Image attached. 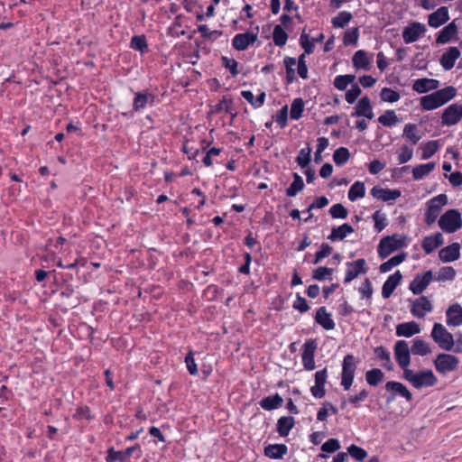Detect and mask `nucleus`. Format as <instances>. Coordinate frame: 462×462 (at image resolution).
<instances>
[{
  "label": "nucleus",
  "mask_w": 462,
  "mask_h": 462,
  "mask_svg": "<svg viewBox=\"0 0 462 462\" xmlns=\"http://www.w3.org/2000/svg\"><path fill=\"white\" fill-rule=\"evenodd\" d=\"M403 378L418 389L430 387L437 383V377L431 370L414 372L409 368L403 373Z\"/></svg>",
  "instance_id": "f257e3e1"
},
{
  "label": "nucleus",
  "mask_w": 462,
  "mask_h": 462,
  "mask_svg": "<svg viewBox=\"0 0 462 462\" xmlns=\"http://www.w3.org/2000/svg\"><path fill=\"white\" fill-rule=\"evenodd\" d=\"M430 336L441 349L446 351L453 350L455 346L454 337L442 324L435 323Z\"/></svg>",
  "instance_id": "f03ea898"
},
{
  "label": "nucleus",
  "mask_w": 462,
  "mask_h": 462,
  "mask_svg": "<svg viewBox=\"0 0 462 462\" xmlns=\"http://www.w3.org/2000/svg\"><path fill=\"white\" fill-rule=\"evenodd\" d=\"M439 227L446 233H454L462 227L461 214L457 209H448L439 220Z\"/></svg>",
  "instance_id": "7ed1b4c3"
},
{
  "label": "nucleus",
  "mask_w": 462,
  "mask_h": 462,
  "mask_svg": "<svg viewBox=\"0 0 462 462\" xmlns=\"http://www.w3.org/2000/svg\"><path fill=\"white\" fill-rule=\"evenodd\" d=\"M356 369V357L353 355H346L342 363L341 385L344 390L350 389Z\"/></svg>",
  "instance_id": "20e7f679"
},
{
  "label": "nucleus",
  "mask_w": 462,
  "mask_h": 462,
  "mask_svg": "<svg viewBox=\"0 0 462 462\" xmlns=\"http://www.w3.org/2000/svg\"><path fill=\"white\" fill-rule=\"evenodd\" d=\"M448 197L445 194H439L427 202L426 218L428 225L433 224L439 217L442 208L447 205Z\"/></svg>",
  "instance_id": "39448f33"
},
{
  "label": "nucleus",
  "mask_w": 462,
  "mask_h": 462,
  "mask_svg": "<svg viewBox=\"0 0 462 462\" xmlns=\"http://www.w3.org/2000/svg\"><path fill=\"white\" fill-rule=\"evenodd\" d=\"M394 357L401 367V369L405 372V370L409 369V365L411 363V350L408 343L405 340H398L393 347Z\"/></svg>",
  "instance_id": "423d86ee"
},
{
  "label": "nucleus",
  "mask_w": 462,
  "mask_h": 462,
  "mask_svg": "<svg viewBox=\"0 0 462 462\" xmlns=\"http://www.w3.org/2000/svg\"><path fill=\"white\" fill-rule=\"evenodd\" d=\"M459 359L449 354H439L434 361L437 371L440 374H446L457 369Z\"/></svg>",
  "instance_id": "0eeeda50"
},
{
  "label": "nucleus",
  "mask_w": 462,
  "mask_h": 462,
  "mask_svg": "<svg viewBox=\"0 0 462 462\" xmlns=\"http://www.w3.org/2000/svg\"><path fill=\"white\" fill-rule=\"evenodd\" d=\"M403 245L401 239L397 238L396 235L392 236H385L381 239L378 245V254L381 258H386L393 252L396 251Z\"/></svg>",
  "instance_id": "6e6552de"
},
{
  "label": "nucleus",
  "mask_w": 462,
  "mask_h": 462,
  "mask_svg": "<svg viewBox=\"0 0 462 462\" xmlns=\"http://www.w3.org/2000/svg\"><path fill=\"white\" fill-rule=\"evenodd\" d=\"M462 119V105L452 104L444 109L441 116L443 125H457Z\"/></svg>",
  "instance_id": "1a4fd4ad"
},
{
  "label": "nucleus",
  "mask_w": 462,
  "mask_h": 462,
  "mask_svg": "<svg viewBox=\"0 0 462 462\" xmlns=\"http://www.w3.org/2000/svg\"><path fill=\"white\" fill-rule=\"evenodd\" d=\"M317 349V343L313 339L307 340L302 346V364L306 370L312 371L315 369L314 354Z\"/></svg>",
  "instance_id": "9d476101"
},
{
  "label": "nucleus",
  "mask_w": 462,
  "mask_h": 462,
  "mask_svg": "<svg viewBox=\"0 0 462 462\" xmlns=\"http://www.w3.org/2000/svg\"><path fill=\"white\" fill-rule=\"evenodd\" d=\"M346 277L344 280L345 283H348L356 278L361 273L367 272L366 263L365 259H357L354 262L346 263Z\"/></svg>",
  "instance_id": "9b49d317"
},
{
  "label": "nucleus",
  "mask_w": 462,
  "mask_h": 462,
  "mask_svg": "<svg viewBox=\"0 0 462 462\" xmlns=\"http://www.w3.org/2000/svg\"><path fill=\"white\" fill-rule=\"evenodd\" d=\"M385 389L387 392L391 393L390 396L387 399L388 402L393 401L397 394L405 398L408 402H411L412 400L411 393L402 383L389 381L385 383Z\"/></svg>",
  "instance_id": "f8f14e48"
},
{
  "label": "nucleus",
  "mask_w": 462,
  "mask_h": 462,
  "mask_svg": "<svg viewBox=\"0 0 462 462\" xmlns=\"http://www.w3.org/2000/svg\"><path fill=\"white\" fill-rule=\"evenodd\" d=\"M426 32V27L420 23H412L405 27L402 32V38L405 43H411L420 39Z\"/></svg>",
  "instance_id": "ddd939ff"
},
{
  "label": "nucleus",
  "mask_w": 462,
  "mask_h": 462,
  "mask_svg": "<svg viewBox=\"0 0 462 462\" xmlns=\"http://www.w3.org/2000/svg\"><path fill=\"white\" fill-rule=\"evenodd\" d=\"M433 279L431 271H427L423 274H417L410 283L409 289L413 294H420L430 283Z\"/></svg>",
  "instance_id": "4468645a"
},
{
  "label": "nucleus",
  "mask_w": 462,
  "mask_h": 462,
  "mask_svg": "<svg viewBox=\"0 0 462 462\" xmlns=\"http://www.w3.org/2000/svg\"><path fill=\"white\" fill-rule=\"evenodd\" d=\"M431 310L432 304L425 296L415 300L411 308V314L419 319L423 318L427 312H430Z\"/></svg>",
  "instance_id": "2eb2a0df"
},
{
  "label": "nucleus",
  "mask_w": 462,
  "mask_h": 462,
  "mask_svg": "<svg viewBox=\"0 0 462 462\" xmlns=\"http://www.w3.org/2000/svg\"><path fill=\"white\" fill-rule=\"evenodd\" d=\"M138 451L139 456L141 455V447L140 446H134L127 448L126 449L123 451H115L113 448L108 450V455L106 457L107 462H125L128 457H130L134 452Z\"/></svg>",
  "instance_id": "dca6fc26"
},
{
  "label": "nucleus",
  "mask_w": 462,
  "mask_h": 462,
  "mask_svg": "<svg viewBox=\"0 0 462 462\" xmlns=\"http://www.w3.org/2000/svg\"><path fill=\"white\" fill-rule=\"evenodd\" d=\"M439 257L443 263H449L457 260L460 257V245L453 243L439 252Z\"/></svg>",
  "instance_id": "f3484780"
},
{
  "label": "nucleus",
  "mask_w": 462,
  "mask_h": 462,
  "mask_svg": "<svg viewBox=\"0 0 462 462\" xmlns=\"http://www.w3.org/2000/svg\"><path fill=\"white\" fill-rule=\"evenodd\" d=\"M371 194L374 199L383 201L395 200L401 197V191L399 189H383L380 186H374L371 189Z\"/></svg>",
  "instance_id": "a211bd4d"
},
{
  "label": "nucleus",
  "mask_w": 462,
  "mask_h": 462,
  "mask_svg": "<svg viewBox=\"0 0 462 462\" xmlns=\"http://www.w3.org/2000/svg\"><path fill=\"white\" fill-rule=\"evenodd\" d=\"M257 39V34L253 32H245L236 34L233 41L232 45L238 51L247 49L250 44H253Z\"/></svg>",
  "instance_id": "6ab92c4d"
},
{
  "label": "nucleus",
  "mask_w": 462,
  "mask_h": 462,
  "mask_svg": "<svg viewBox=\"0 0 462 462\" xmlns=\"http://www.w3.org/2000/svg\"><path fill=\"white\" fill-rule=\"evenodd\" d=\"M447 324L448 326L458 327L462 325V307L458 303H454L448 307L446 311Z\"/></svg>",
  "instance_id": "aec40b11"
},
{
  "label": "nucleus",
  "mask_w": 462,
  "mask_h": 462,
  "mask_svg": "<svg viewBox=\"0 0 462 462\" xmlns=\"http://www.w3.org/2000/svg\"><path fill=\"white\" fill-rule=\"evenodd\" d=\"M352 116H365L368 119L374 118L371 102L368 97H363L356 104Z\"/></svg>",
  "instance_id": "412c9836"
},
{
  "label": "nucleus",
  "mask_w": 462,
  "mask_h": 462,
  "mask_svg": "<svg viewBox=\"0 0 462 462\" xmlns=\"http://www.w3.org/2000/svg\"><path fill=\"white\" fill-rule=\"evenodd\" d=\"M402 273L397 271L385 281L382 288V295L384 299L389 298L402 281Z\"/></svg>",
  "instance_id": "4be33fe9"
},
{
  "label": "nucleus",
  "mask_w": 462,
  "mask_h": 462,
  "mask_svg": "<svg viewBox=\"0 0 462 462\" xmlns=\"http://www.w3.org/2000/svg\"><path fill=\"white\" fill-rule=\"evenodd\" d=\"M448 19V8L446 6H441L429 15L428 23L430 27L438 28L444 24Z\"/></svg>",
  "instance_id": "5701e85b"
},
{
  "label": "nucleus",
  "mask_w": 462,
  "mask_h": 462,
  "mask_svg": "<svg viewBox=\"0 0 462 462\" xmlns=\"http://www.w3.org/2000/svg\"><path fill=\"white\" fill-rule=\"evenodd\" d=\"M460 51L457 47H449L440 58V64L444 69L449 70L454 65L455 61L459 58Z\"/></svg>",
  "instance_id": "b1692460"
},
{
  "label": "nucleus",
  "mask_w": 462,
  "mask_h": 462,
  "mask_svg": "<svg viewBox=\"0 0 462 462\" xmlns=\"http://www.w3.org/2000/svg\"><path fill=\"white\" fill-rule=\"evenodd\" d=\"M420 332V328L415 321L401 323L396 327V335L398 337H411Z\"/></svg>",
  "instance_id": "393cba45"
},
{
  "label": "nucleus",
  "mask_w": 462,
  "mask_h": 462,
  "mask_svg": "<svg viewBox=\"0 0 462 462\" xmlns=\"http://www.w3.org/2000/svg\"><path fill=\"white\" fill-rule=\"evenodd\" d=\"M439 82L433 79H419L412 85V89L418 93H425L430 90L437 89Z\"/></svg>",
  "instance_id": "a878e982"
},
{
  "label": "nucleus",
  "mask_w": 462,
  "mask_h": 462,
  "mask_svg": "<svg viewBox=\"0 0 462 462\" xmlns=\"http://www.w3.org/2000/svg\"><path fill=\"white\" fill-rule=\"evenodd\" d=\"M315 320L326 330H331L335 328V322L331 319V315L327 311L325 307L318 309Z\"/></svg>",
  "instance_id": "bb28decb"
},
{
  "label": "nucleus",
  "mask_w": 462,
  "mask_h": 462,
  "mask_svg": "<svg viewBox=\"0 0 462 462\" xmlns=\"http://www.w3.org/2000/svg\"><path fill=\"white\" fill-rule=\"evenodd\" d=\"M443 243L444 240L441 233H436L433 236L424 237L422 241V248L426 254H430Z\"/></svg>",
  "instance_id": "cd10ccee"
},
{
  "label": "nucleus",
  "mask_w": 462,
  "mask_h": 462,
  "mask_svg": "<svg viewBox=\"0 0 462 462\" xmlns=\"http://www.w3.org/2000/svg\"><path fill=\"white\" fill-rule=\"evenodd\" d=\"M353 232L354 228L350 225L345 223L337 227H333L328 238L333 242L341 241Z\"/></svg>",
  "instance_id": "c85d7f7f"
},
{
  "label": "nucleus",
  "mask_w": 462,
  "mask_h": 462,
  "mask_svg": "<svg viewBox=\"0 0 462 462\" xmlns=\"http://www.w3.org/2000/svg\"><path fill=\"white\" fill-rule=\"evenodd\" d=\"M352 61L353 66L356 69L368 70L370 69V60L367 56L366 51L363 50H359L354 54Z\"/></svg>",
  "instance_id": "c756f323"
},
{
  "label": "nucleus",
  "mask_w": 462,
  "mask_h": 462,
  "mask_svg": "<svg viewBox=\"0 0 462 462\" xmlns=\"http://www.w3.org/2000/svg\"><path fill=\"white\" fill-rule=\"evenodd\" d=\"M287 451V446L284 444H272L264 448V455L273 459L282 458Z\"/></svg>",
  "instance_id": "7c9ffc66"
},
{
  "label": "nucleus",
  "mask_w": 462,
  "mask_h": 462,
  "mask_svg": "<svg viewBox=\"0 0 462 462\" xmlns=\"http://www.w3.org/2000/svg\"><path fill=\"white\" fill-rule=\"evenodd\" d=\"M457 32V28L454 22L444 27L437 37V43L444 44L448 42Z\"/></svg>",
  "instance_id": "2f4dec72"
},
{
  "label": "nucleus",
  "mask_w": 462,
  "mask_h": 462,
  "mask_svg": "<svg viewBox=\"0 0 462 462\" xmlns=\"http://www.w3.org/2000/svg\"><path fill=\"white\" fill-rule=\"evenodd\" d=\"M294 419L291 416L281 417L277 422V431L280 436L286 437L294 426Z\"/></svg>",
  "instance_id": "473e14b6"
},
{
  "label": "nucleus",
  "mask_w": 462,
  "mask_h": 462,
  "mask_svg": "<svg viewBox=\"0 0 462 462\" xmlns=\"http://www.w3.org/2000/svg\"><path fill=\"white\" fill-rule=\"evenodd\" d=\"M420 106L424 110H433L443 105L439 101L437 93L433 92L420 98Z\"/></svg>",
  "instance_id": "72a5a7b5"
},
{
  "label": "nucleus",
  "mask_w": 462,
  "mask_h": 462,
  "mask_svg": "<svg viewBox=\"0 0 462 462\" xmlns=\"http://www.w3.org/2000/svg\"><path fill=\"white\" fill-rule=\"evenodd\" d=\"M436 167L435 162H428L425 164H420L412 169V176L414 180H421L428 174H430Z\"/></svg>",
  "instance_id": "f704fd0d"
},
{
  "label": "nucleus",
  "mask_w": 462,
  "mask_h": 462,
  "mask_svg": "<svg viewBox=\"0 0 462 462\" xmlns=\"http://www.w3.org/2000/svg\"><path fill=\"white\" fill-rule=\"evenodd\" d=\"M411 351L413 355L426 356L431 353V348L427 342L417 337L413 340Z\"/></svg>",
  "instance_id": "c9c22d12"
},
{
  "label": "nucleus",
  "mask_w": 462,
  "mask_h": 462,
  "mask_svg": "<svg viewBox=\"0 0 462 462\" xmlns=\"http://www.w3.org/2000/svg\"><path fill=\"white\" fill-rule=\"evenodd\" d=\"M282 398L278 393H276L273 396H268L261 400L260 405L263 409L271 411L280 407L282 404Z\"/></svg>",
  "instance_id": "e433bc0d"
},
{
  "label": "nucleus",
  "mask_w": 462,
  "mask_h": 462,
  "mask_svg": "<svg viewBox=\"0 0 462 462\" xmlns=\"http://www.w3.org/2000/svg\"><path fill=\"white\" fill-rule=\"evenodd\" d=\"M402 136L416 144L421 138V134L418 133L417 125L414 124H407L403 128Z\"/></svg>",
  "instance_id": "4c0bfd02"
},
{
  "label": "nucleus",
  "mask_w": 462,
  "mask_h": 462,
  "mask_svg": "<svg viewBox=\"0 0 462 462\" xmlns=\"http://www.w3.org/2000/svg\"><path fill=\"white\" fill-rule=\"evenodd\" d=\"M405 258H406V254L405 253L399 254L390 258L388 261L383 263L380 265V268H379L380 272L381 273H387V272H389L394 266H397L400 263H402L405 260Z\"/></svg>",
  "instance_id": "58836bf2"
},
{
  "label": "nucleus",
  "mask_w": 462,
  "mask_h": 462,
  "mask_svg": "<svg viewBox=\"0 0 462 462\" xmlns=\"http://www.w3.org/2000/svg\"><path fill=\"white\" fill-rule=\"evenodd\" d=\"M365 194V184L362 181H356L348 190V199L351 201H356L361 199Z\"/></svg>",
  "instance_id": "ea45409f"
},
{
  "label": "nucleus",
  "mask_w": 462,
  "mask_h": 462,
  "mask_svg": "<svg viewBox=\"0 0 462 462\" xmlns=\"http://www.w3.org/2000/svg\"><path fill=\"white\" fill-rule=\"evenodd\" d=\"M374 354L383 361V365L389 371L393 369V364L391 360L390 353L383 346L374 348Z\"/></svg>",
  "instance_id": "a19ab883"
},
{
  "label": "nucleus",
  "mask_w": 462,
  "mask_h": 462,
  "mask_svg": "<svg viewBox=\"0 0 462 462\" xmlns=\"http://www.w3.org/2000/svg\"><path fill=\"white\" fill-rule=\"evenodd\" d=\"M384 378L383 373L379 368H374L366 372L365 379L368 384L371 386H376Z\"/></svg>",
  "instance_id": "79ce46f5"
},
{
  "label": "nucleus",
  "mask_w": 462,
  "mask_h": 462,
  "mask_svg": "<svg viewBox=\"0 0 462 462\" xmlns=\"http://www.w3.org/2000/svg\"><path fill=\"white\" fill-rule=\"evenodd\" d=\"M294 180L286 189V195L289 197H294L298 192L301 191L304 188V182L302 178L298 174H293Z\"/></svg>",
  "instance_id": "37998d69"
},
{
  "label": "nucleus",
  "mask_w": 462,
  "mask_h": 462,
  "mask_svg": "<svg viewBox=\"0 0 462 462\" xmlns=\"http://www.w3.org/2000/svg\"><path fill=\"white\" fill-rule=\"evenodd\" d=\"M435 92L439 96V101L441 102L442 105L448 103L449 100L454 98L457 95V89L452 86L446 87V88L439 89Z\"/></svg>",
  "instance_id": "c03bdc74"
},
{
  "label": "nucleus",
  "mask_w": 462,
  "mask_h": 462,
  "mask_svg": "<svg viewBox=\"0 0 462 462\" xmlns=\"http://www.w3.org/2000/svg\"><path fill=\"white\" fill-rule=\"evenodd\" d=\"M439 148V141H429L422 144V154L421 158L427 160L432 157Z\"/></svg>",
  "instance_id": "a18cd8bd"
},
{
  "label": "nucleus",
  "mask_w": 462,
  "mask_h": 462,
  "mask_svg": "<svg viewBox=\"0 0 462 462\" xmlns=\"http://www.w3.org/2000/svg\"><path fill=\"white\" fill-rule=\"evenodd\" d=\"M350 158V152L346 147H339L334 152L333 160L338 166L344 165Z\"/></svg>",
  "instance_id": "49530a36"
},
{
  "label": "nucleus",
  "mask_w": 462,
  "mask_h": 462,
  "mask_svg": "<svg viewBox=\"0 0 462 462\" xmlns=\"http://www.w3.org/2000/svg\"><path fill=\"white\" fill-rule=\"evenodd\" d=\"M273 42L276 46L282 47L286 44L288 35L281 25H276L273 32Z\"/></svg>",
  "instance_id": "de8ad7c7"
},
{
  "label": "nucleus",
  "mask_w": 462,
  "mask_h": 462,
  "mask_svg": "<svg viewBox=\"0 0 462 462\" xmlns=\"http://www.w3.org/2000/svg\"><path fill=\"white\" fill-rule=\"evenodd\" d=\"M378 121L383 126H393L398 122V117L393 110H387L378 117Z\"/></svg>",
  "instance_id": "09e8293b"
},
{
  "label": "nucleus",
  "mask_w": 462,
  "mask_h": 462,
  "mask_svg": "<svg viewBox=\"0 0 462 462\" xmlns=\"http://www.w3.org/2000/svg\"><path fill=\"white\" fill-rule=\"evenodd\" d=\"M304 109V103L301 98H295L291 106V118L298 120L301 117Z\"/></svg>",
  "instance_id": "8fccbe9b"
},
{
  "label": "nucleus",
  "mask_w": 462,
  "mask_h": 462,
  "mask_svg": "<svg viewBox=\"0 0 462 462\" xmlns=\"http://www.w3.org/2000/svg\"><path fill=\"white\" fill-rule=\"evenodd\" d=\"M355 75H339L334 80V86L338 90H345L348 84L354 82Z\"/></svg>",
  "instance_id": "3c124183"
},
{
  "label": "nucleus",
  "mask_w": 462,
  "mask_h": 462,
  "mask_svg": "<svg viewBox=\"0 0 462 462\" xmlns=\"http://www.w3.org/2000/svg\"><path fill=\"white\" fill-rule=\"evenodd\" d=\"M351 19V13L343 11L332 19V23L335 27L343 28L350 22Z\"/></svg>",
  "instance_id": "603ef678"
},
{
  "label": "nucleus",
  "mask_w": 462,
  "mask_h": 462,
  "mask_svg": "<svg viewBox=\"0 0 462 462\" xmlns=\"http://www.w3.org/2000/svg\"><path fill=\"white\" fill-rule=\"evenodd\" d=\"M380 97L384 102L394 103L397 102L401 97L397 91L390 88H383L381 90Z\"/></svg>",
  "instance_id": "864d4df0"
},
{
  "label": "nucleus",
  "mask_w": 462,
  "mask_h": 462,
  "mask_svg": "<svg viewBox=\"0 0 462 462\" xmlns=\"http://www.w3.org/2000/svg\"><path fill=\"white\" fill-rule=\"evenodd\" d=\"M456 270L451 266H445L439 269L438 273V276L436 277L437 281H452L456 276Z\"/></svg>",
  "instance_id": "5fc2aeb1"
},
{
  "label": "nucleus",
  "mask_w": 462,
  "mask_h": 462,
  "mask_svg": "<svg viewBox=\"0 0 462 462\" xmlns=\"http://www.w3.org/2000/svg\"><path fill=\"white\" fill-rule=\"evenodd\" d=\"M329 213L333 218L341 219L346 218L348 215L346 208L340 203L333 205L329 209Z\"/></svg>",
  "instance_id": "6e6d98bb"
},
{
  "label": "nucleus",
  "mask_w": 462,
  "mask_h": 462,
  "mask_svg": "<svg viewBox=\"0 0 462 462\" xmlns=\"http://www.w3.org/2000/svg\"><path fill=\"white\" fill-rule=\"evenodd\" d=\"M347 452L357 461H363L367 457V452L364 448L354 444L348 447Z\"/></svg>",
  "instance_id": "4d7b16f0"
},
{
  "label": "nucleus",
  "mask_w": 462,
  "mask_h": 462,
  "mask_svg": "<svg viewBox=\"0 0 462 462\" xmlns=\"http://www.w3.org/2000/svg\"><path fill=\"white\" fill-rule=\"evenodd\" d=\"M359 32L357 28H351L345 32L344 33V44H356L358 40Z\"/></svg>",
  "instance_id": "13d9d810"
},
{
  "label": "nucleus",
  "mask_w": 462,
  "mask_h": 462,
  "mask_svg": "<svg viewBox=\"0 0 462 462\" xmlns=\"http://www.w3.org/2000/svg\"><path fill=\"white\" fill-rule=\"evenodd\" d=\"M222 64L226 69H227L230 71L232 76L235 77L239 73L237 69L238 63L236 60L229 59L224 56L222 57Z\"/></svg>",
  "instance_id": "bf43d9fd"
},
{
  "label": "nucleus",
  "mask_w": 462,
  "mask_h": 462,
  "mask_svg": "<svg viewBox=\"0 0 462 462\" xmlns=\"http://www.w3.org/2000/svg\"><path fill=\"white\" fill-rule=\"evenodd\" d=\"M332 252V247L328 244H322L320 250L315 254L314 264L319 263L323 258L328 256Z\"/></svg>",
  "instance_id": "052dcab7"
},
{
  "label": "nucleus",
  "mask_w": 462,
  "mask_h": 462,
  "mask_svg": "<svg viewBox=\"0 0 462 462\" xmlns=\"http://www.w3.org/2000/svg\"><path fill=\"white\" fill-rule=\"evenodd\" d=\"M373 218L374 220V228L378 232L382 231L387 226L386 217L384 215L381 214L380 211H375L373 214Z\"/></svg>",
  "instance_id": "680f3d73"
},
{
  "label": "nucleus",
  "mask_w": 462,
  "mask_h": 462,
  "mask_svg": "<svg viewBox=\"0 0 462 462\" xmlns=\"http://www.w3.org/2000/svg\"><path fill=\"white\" fill-rule=\"evenodd\" d=\"M413 150L409 148L407 145H403L401 148V152L398 155V161L400 164H403L409 162L412 158Z\"/></svg>",
  "instance_id": "e2e57ef3"
},
{
  "label": "nucleus",
  "mask_w": 462,
  "mask_h": 462,
  "mask_svg": "<svg viewBox=\"0 0 462 462\" xmlns=\"http://www.w3.org/2000/svg\"><path fill=\"white\" fill-rule=\"evenodd\" d=\"M339 448L340 444L337 439H329L321 446V450L328 453H333Z\"/></svg>",
  "instance_id": "0e129e2a"
},
{
  "label": "nucleus",
  "mask_w": 462,
  "mask_h": 462,
  "mask_svg": "<svg viewBox=\"0 0 462 462\" xmlns=\"http://www.w3.org/2000/svg\"><path fill=\"white\" fill-rule=\"evenodd\" d=\"M361 92L362 91H361V88H359V86L353 85L351 87V88L348 91H346V101L348 104L355 103L356 98L360 96Z\"/></svg>",
  "instance_id": "69168bd1"
},
{
  "label": "nucleus",
  "mask_w": 462,
  "mask_h": 462,
  "mask_svg": "<svg viewBox=\"0 0 462 462\" xmlns=\"http://www.w3.org/2000/svg\"><path fill=\"white\" fill-rule=\"evenodd\" d=\"M310 162V149L309 148L308 151L305 149H301L299 152V155L297 157V162L301 167H306Z\"/></svg>",
  "instance_id": "338daca9"
},
{
  "label": "nucleus",
  "mask_w": 462,
  "mask_h": 462,
  "mask_svg": "<svg viewBox=\"0 0 462 462\" xmlns=\"http://www.w3.org/2000/svg\"><path fill=\"white\" fill-rule=\"evenodd\" d=\"M332 273L333 269L320 266L314 270L312 277L315 280L321 281L324 280L327 276L330 275Z\"/></svg>",
  "instance_id": "774afa93"
}]
</instances>
